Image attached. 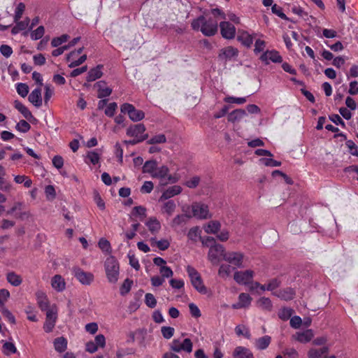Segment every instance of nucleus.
<instances>
[{"instance_id":"b1692460","label":"nucleus","mask_w":358,"mask_h":358,"mask_svg":"<svg viewBox=\"0 0 358 358\" xmlns=\"http://www.w3.org/2000/svg\"><path fill=\"white\" fill-rule=\"evenodd\" d=\"M176 208V203L173 200H168L161 206V213L167 217L171 216Z\"/></svg>"},{"instance_id":"338daca9","label":"nucleus","mask_w":358,"mask_h":358,"mask_svg":"<svg viewBox=\"0 0 358 358\" xmlns=\"http://www.w3.org/2000/svg\"><path fill=\"white\" fill-rule=\"evenodd\" d=\"M117 108V105L116 103L113 102L110 103L106 108L105 109V114L108 117H113L115 113L116 109Z\"/></svg>"},{"instance_id":"5fc2aeb1","label":"nucleus","mask_w":358,"mask_h":358,"mask_svg":"<svg viewBox=\"0 0 358 358\" xmlns=\"http://www.w3.org/2000/svg\"><path fill=\"white\" fill-rule=\"evenodd\" d=\"M161 332L165 339H170L173 336L175 329L173 327L164 326L161 328Z\"/></svg>"},{"instance_id":"79ce46f5","label":"nucleus","mask_w":358,"mask_h":358,"mask_svg":"<svg viewBox=\"0 0 358 358\" xmlns=\"http://www.w3.org/2000/svg\"><path fill=\"white\" fill-rule=\"evenodd\" d=\"M201 232L198 227H192L189 230L187 237L192 242H197L201 238Z\"/></svg>"},{"instance_id":"774afa93","label":"nucleus","mask_w":358,"mask_h":358,"mask_svg":"<svg viewBox=\"0 0 358 358\" xmlns=\"http://www.w3.org/2000/svg\"><path fill=\"white\" fill-rule=\"evenodd\" d=\"M200 182V178L198 176H194L189 180H187L185 185L189 188H195L196 187Z\"/></svg>"},{"instance_id":"1a4fd4ad","label":"nucleus","mask_w":358,"mask_h":358,"mask_svg":"<svg viewBox=\"0 0 358 358\" xmlns=\"http://www.w3.org/2000/svg\"><path fill=\"white\" fill-rule=\"evenodd\" d=\"M57 307L53 304L46 313L45 322L43 324V329L45 332L50 333L53 330L57 319Z\"/></svg>"},{"instance_id":"58836bf2","label":"nucleus","mask_w":358,"mask_h":358,"mask_svg":"<svg viewBox=\"0 0 358 358\" xmlns=\"http://www.w3.org/2000/svg\"><path fill=\"white\" fill-rule=\"evenodd\" d=\"M185 207L182 208V211L185 213V215H178L174 217L171 222V226L172 227H178L186 222V217H187V213H188V212L185 209Z\"/></svg>"},{"instance_id":"49530a36","label":"nucleus","mask_w":358,"mask_h":358,"mask_svg":"<svg viewBox=\"0 0 358 358\" xmlns=\"http://www.w3.org/2000/svg\"><path fill=\"white\" fill-rule=\"evenodd\" d=\"M99 248L103 252L110 253L111 252V246L110 242L104 238H101L98 243Z\"/></svg>"},{"instance_id":"6e6d98bb","label":"nucleus","mask_w":358,"mask_h":358,"mask_svg":"<svg viewBox=\"0 0 358 358\" xmlns=\"http://www.w3.org/2000/svg\"><path fill=\"white\" fill-rule=\"evenodd\" d=\"M145 304L151 308H153L156 306L157 300L154 295L150 293H147L145 296Z\"/></svg>"},{"instance_id":"4d7b16f0","label":"nucleus","mask_w":358,"mask_h":358,"mask_svg":"<svg viewBox=\"0 0 358 358\" xmlns=\"http://www.w3.org/2000/svg\"><path fill=\"white\" fill-rule=\"evenodd\" d=\"M10 297V292L6 289L0 290V306L3 308H5V303Z\"/></svg>"},{"instance_id":"20e7f679","label":"nucleus","mask_w":358,"mask_h":358,"mask_svg":"<svg viewBox=\"0 0 358 358\" xmlns=\"http://www.w3.org/2000/svg\"><path fill=\"white\" fill-rule=\"evenodd\" d=\"M186 271L194 288L201 294H206L207 288L204 285L199 273L194 267L189 265L186 267Z\"/></svg>"},{"instance_id":"cd10ccee","label":"nucleus","mask_w":358,"mask_h":358,"mask_svg":"<svg viewBox=\"0 0 358 358\" xmlns=\"http://www.w3.org/2000/svg\"><path fill=\"white\" fill-rule=\"evenodd\" d=\"M29 101L36 107L42 105L41 89L40 87L34 90L29 96Z\"/></svg>"},{"instance_id":"9b49d317","label":"nucleus","mask_w":358,"mask_h":358,"mask_svg":"<svg viewBox=\"0 0 358 358\" xmlns=\"http://www.w3.org/2000/svg\"><path fill=\"white\" fill-rule=\"evenodd\" d=\"M83 48H79L77 50L71 52L67 57V62L69 63V66L73 68L81 64L87 59L86 55H81Z\"/></svg>"},{"instance_id":"423d86ee","label":"nucleus","mask_w":358,"mask_h":358,"mask_svg":"<svg viewBox=\"0 0 358 358\" xmlns=\"http://www.w3.org/2000/svg\"><path fill=\"white\" fill-rule=\"evenodd\" d=\"M169 349L176 353L185 352L191 353L193 349V343L189 338H175L169 343Z\"/></svg>"},{"instance_id":"39448f33","label":"nucleus","mask_w":358,"mask_h":358,"mask_svg":"<svg viewBox=\"0 0 358 358\" xmlns=\"http://www.w3.org/2000/svg\"><path fill=\"white\" fill-rule=\"evenodd\" d=\"M152 178L159 179L162 185L168 183H175L179 180L178 176L169 174V169L165 165L161 166H157Z\"/></svg>"},{"instance_id":"f03ea898","label":"nucleus","mask_w":358,"mask_h":358,"mask_svg":"<svg viewBox=\"0 0 358 358\" xmlns=\"http://www.w3.org/2000/svg\"><path fill=\"white\" fill-rule=\"evenodd\" d=\"M106 275L109 282L115 284L117 282L120 274V266L113 256H109L104 262Z\"/></svg>"},{"instance_id":"052dcab7","label":"nucleus","mask_w":358,"mask_h":358,"mask_svg":"<svg viewBox=\"0 0 358 358\" xmlns=\"http://www.w3.org/2000/svg\"><path fill=\"white\" fill-rule=\"evenodd\" d=\"M266 48V42L262 39H257L255 43V49L254 52L255 54H258L264 50Z\"/></svg>"},{"instance_id":"09e8293b","label":"nucleus","mask_w":358,"mask_h":358,"mask_svg":"<svg viewBox=\"0 0 358 358\" xmlns=\"http://www.w3.org/2000/svg\"><path fill=\"white\" fill-rule=\"evenodd\" d=\"M235 332L238 336H244L247 338H250V332L245 326L238 325L235 328Z\"/></svg>"},{"instance_id":"a19ab883","label":"nucleus","mask_w":358,"mask_h":358,"mask_svg":"<svg viewBox=\"0 0 358 358\" xmlns=\"http://www.w3.org/2000/svg\"><path fill=\"white\" fill-rule=\"evenodd\" d=\"M257 306L258 308L264 310H271L272 308L271 301L266 297H261L257 301Z\"/></svg>"},{"instance_id":"412c9836","label":"nucleus","mask_w":358,"mask_h":358,"mask_svg":"<svg viewBox=\"0 0 358 358\" xmlns=\"http://www.w3.org/2000/svg\"><path fill=\"white\" fill-rule=\"evenodd\" d=\"M182 187L179 185H173L164 191L159 199V201L167 200L174 196L178 195L182 192Z\"/></svg>"},{"instance_id":"a878e982","label":"nucleus","mask_w":358,"mask_h":358,"mask_svg":"<svg viewBox=\"0 0 358 358\" xmlns=\"http://www.w3.org/2000/svg\"><path fill=\"white\" fill-rule=\"evenodd\" d=\"M234 358H254L252 352L248 348L242 346L236 347L233 352Z\"/></svg>"},{"instance_id":"e2e57ef3","label":"nucleus","mask_w":358,"mask_h":358,"mask_svg":"<svg viewBox=\"0 0 358 358\" xmlns=\"http://www.w3.org/2000/svg\"><path fill=\"white\" fill-rule=\"evenodd\" d=\"M31 128L30 124L25 120H20L16 125V129L23 133L27 132Z\"/></svg>"},{"instance_id":"4468645a","label":"nucleus","mask_w":358,"mask_h":358,"mask_svg":"<svg viewBox=\"0 0 358 358\" xmlns=\"http://www.w3.org/2000/svg\"><path fill=\"white\" fill-rule=\"evenodd\" d=\"M243 259L244 255L241 252H227L224 260L237 268H242Z\"/></svg>"},{"instance_id":"393cba45","label":"nucleus","mask_w":358,"mask_h":358,"mask_svg":"<svg viewBox=\"0 0 358 358\" xmlns=\"http://www.w3.org/2000/svg\"><path fill=\"white\" fill-rule=\"evenodd\" d=\"M51 285L57 292H62L66 288V282L60 275H55L52 278Z\"/></svg>"},{"instance_id":"680f3d73","label":"nucleus","mask_w":358,"mask_h":358,"mask_svg":"<svg viewBox=\"0 0 358 358\" xmlns=\"http://www.w3.org/2000/svg\"><path fill=\"white\" fill-rule=\"evenodd\" d=\"M132 284V280H130L128 278L126 279L120 287V294L122 295L127 294L130 291Z\"/></svg>"},{"instance_id":"473e14b6","label":"nucleus","mask_w":358,"mask_h":358,"mask_svg":"<svg viewBox=\"0 0 358 358\" xmlns=\"http://www.w3.org/2000/svg\"><path fill=\"white\" fill-rule=\"evenodd\" d=\"M158 164L155 160H149L145 162L143 166V172L144 173H148L152 177L155 173Z\"/></svg>"},{"instance_id":"e433bc0d","label":"nucleus","mask_w":358,"mask_h":358,"mask_svg":"<svg viewBox=\"0 0 358 358\" xmlns=\"http://www.w3.org/2000/svg\"><path fill=\"white\" fill-rule=\"evenodd\" d=\"M15 108L27 120L33 117L30 110L21 102L16 101H15Z\"/></svg>"},{"instance_id":"c9c22d12","label":"nucleus","mask_w":358,"mask_h":358,"mask_svg":"<svg viewBox=\"0 0 358 358\" xmlns=\"http://www.w3.org/2000/svg\"><path fill=\"white\" fill-rule=\"evenodd\" d=\"M54 347L57 352H63L67 348V340L64 337H59L54 341Z\"/></svg>"},{"instance_id":"0e129e2a","label":"nucleus","mask_w":358,"mask_h":358,"mask_svg":"<svg viewBox=\"0 0 358 358\" xmlns=\"http://www.w3.org/2000/svg\"><path fill=\"white\" fill-rule=\"evenodd\" d=\"M293 310L289 308H285L280 310L278 315L283 320H288L292 315Z\"/></svg>"},{"instance_id":"6e6552de","label":"nucleus","mask_w":358,"mask_h":358,"mask_svg":"<svg viewBox=\"0 0 358 358\" xmlns=\"http://www.w3.org/2000/svg\"><path fill=\"white\" fill-rule=\"evenodd\" d=\"M145 127L143 124H138L129 127L127 130V134L129 136L134 137L132 140L133 144L141 142L148 138V134H145Z\"/></svg>"},{"instance_id":"37998d69","label":"nucleus","mask_w":358,"mask_h":358,"mask_svg":"<svg viewBox=\"0 0 358 358\" xmlns=\"http://www.w3.org/2000/svg\"><path fill=\"white\" fill-rule=\"evenodd\" d=\"M295 295V292L292 288H286L282 290L279 291L277 296L284 300H291L294 298Z\"/></svg>"},{"instance_id":"864d4df0","label":"nucleus","mask_w":358,"mask_h":358,"mask_svg":"<svg viewBox=\"0 0 358 358\" xmlns=\"http://www.w3.org/2000/svg\"><path fill=\"white\" fill-rule=\"evenodd\" d=\"M247 99L245 97H234V96H227L224 98V101L229 103H236L238 105L243 104L246 102Z\"/></svg>"},{"instance_id":"8fccbe9b","label":"nucleus","mask_w":358,"mask_h":358,"mask_svg":"<svg viewBox=\"0 0 358 358\" xmlns=\"http://www.w3.org/2000/svg\"><path fill=\"white\" fill-rule=\"evenodd\" d=\"M16 90L20 96L25 97L29 93V87L25 83H20L16 85Z\"/></svg>"},{"instance_id":"0eeeda50","label":"nucleus","mask_w":358,"mask_h":358,"mask_svg":"<svg viewBox=\"0 0 358 358\" xmlns=\"http://www.w3.org/2000/svg\"><path fill=\"white\" fill-rule=\"evenodd\" d=\"M226 252L224 247L216 243L210 245L208 253V259L213 265H217L222 259H224Z\"/></svg>"},{"instance_id":"c756f323","label":"nucleus","mask_w":358,"mask_h":358,"mask_svg":"<svg viewBox=\"0 0 358 358\" xmlns=\"http://www.w3.org/2000/svg\"><path fill=\"white\" fill-rule=\"evenodd\" d=\"M149 241L152 247H157L161 250H166L170 246L169 241L165 238L157 240L156 237H151Z\"/></svg>"},{"instance_id":"5701e85b","label":"nucleus","mask_w":358,"mask_h":358,"mask_svg":"<svg viewBox=\"0 0 358 358\" xmlns=\"http://www.w3.org/2000/svg\"><path fill=\"white\" fill-rule=\"evenodd\" d=\"M106 345V338L103 334L95 336L94 341H91V353L96 352L99 349H102Z\"/></svg>"},{"instance_id":"13d9d810","label":"nucleus","mask_w":358,"mask_h":358,"mask_svg":"<svg viewBox=\"0 0 358 358\" xmlns=\"http://www.w3.org/2000/svg\"><path fill=\"white\" fill-rule=\"evenodd\" d=\"M3 351L4 354L9 355L15 353L17 351V349L13 343L6 342L3 345Z\"/></svg>"},{"instance_id":"a211bd4d","label":"nucleus","mask_w":358,"mask_h":358,"mask_svg":"<svg viewBox=\"0 0 358 358\" xmlns=\"http://www.w3.org/2000/svg\"><path fill=\"white\" fill-rule=\"evenodd\" d=\"M260 59L268 64L270 62L274 63H280L282 62V57L276 50H266L260 57Z\"/></svg>"},{"instance_id":"f8f14e48","label":"nucleus","mask_w":358,"mask_h":358,"mask_svg":"<svg viewBox=\"0 0 358 358\" xmlns=\"http://www.w3.org/2000/svg\"><path fill=\"white\" fill-rule=\"evenodd\" d=\"M254 275L255 272L250 269L238 271L234 273V279L240 285H248L252 280Z\"/></svg>"},{"instance_id":"4c0bfd02","label":"nucleus","mask_w":358,"mask_h":358,"mask_svg":"<svg viewBox=\"0 0 358 358\" xmlns=\"http://www.w3.org/2000/svg\"><path fill=\"white\" fill-rule=\"evenodd\" d=\"M234 269L235 268L232 266L223 264L219 268L218 275L222 278H226L231 275Z\"/></svg>"},{"instance_id":"c85d7f7f","label":"nucleus","mask_w":358,"mask_h":358,"mask_svg":"<svg viewBox=\"0 0 358 358\" xmlns=\"http://www.w3.org/2000/svg\"><path fill=\"white\" fill-rule=\"evenodd\" d=\"M271 342V337L266 335L255 339L254 345L257 350H266L269 346Z\"/></svg>"},{"instance_id":"ddd939ff","label":"nucleus","mask_w":358,"mask_h":358,"mask_svg":"<svg viewBox=\"0 0 358 358\" xmlns=\"http://www.w3.org/2000/svg\"><path fill=\"white\" fill-rule=\"evenodd\" d=\"M219 26L220 34L224 38L231 40L235 38L236 29L233 24L225 20L221 22Z\"/></svg>"},{"instance_id":"9d476101","label":"nucleus","mask_w":358,"mask_h":358,"mask_svg":"<svg viewBox=\"0 0 358 358\" xmlns=\"http://www.w3.org/2000/svg\"><path fill=\"white\" fill-rule=\"evenodd\" d=\"M121 112L127 113L129 118L134 122L143 120L145 117L143 111L136 109L132 104L124 103L121 106Z\"/></svg>"},{"instance_id":"bf43d9fd","label":"nucleus","mask_w":358,"mask_h":358,"mask_svg":"<svg viewBox=\"0 0 358 358\" xmlns=\"http://www.w3.org/2000/svg\"><path fill=\"white\" fill-rule=\"evenodd\" d=\"M166 141V138L164 134H157L152 137L150 140H148V143L149 144H156V143H164Z\"/></svg>"},{"instance_id":"4be33fe9","label":"nucleus","mask_w":358,"mask_h":358,"mask_svg":"<svg viewBox=\"0 0 358 358\" xmlns=\"http://www.w3.org/2000/svg\"><path fill=\"white\" fill-rule=\"evenodd\" d=\"M294 338L303 343H308L314 337V333L312 329H306L303 331H298L294 336Z\"/></svg>"},{"instance_id":"6ab92c4d","label":"nucleus","mask_w":358,"mask_h":358,"mask_svg":"<svg viewBox=\"0 0 358 358\" xmlns=\"http://www.w3.org/2000/svg\"><path fill=\"white\" fill-rule=\"evenodd\" d=\"M145 225L148 228V231L153 235H155L159 232L162 228V225L159 220L156 217H150L145 222Z\"/></svg>"},{"instance_id":"a18cd8bd","label":"nucleus","mask_w":358,"mask_h":358,"mask_svg":"<svg viewBox=\"0 0 358 358\" xmlns=\"http://www.w3.org/2000/svg\"><path fill=\"white\" fill-rule=\"evenodd\" d=\"M103 66L97 65L95 68L91 69V81L100 78L103 76Z\"/></svg>"},{"instance_id":"69168bd1","label":"nucleus","mask_w":358,"mask_h":358,"mask_svg":"<svg viewBox=\"0 0 358 358\" xmlns=\"http://www.w3.org/2000/svg\"><path fill=\"white\" fill-rule=\"evenodd\" d=\"M25 9V6L23 3H20L15 9L14 20L15 22L19 21L21 18L22 13Z\"/></svg>"},{"instance_id":"c03bdc74","label":"nucleus","mask_w":358,"mask_h":358,"mask_svg":"<svg viewBox=\"0 0 358 358\" xmlns=\"http://www.w3.org/2000/svg\"><path fill=\"white\" fill-rule=\"evenodd\" d=\"M14 181L17 184L23 183L24 187H30L32 185V180L24 175H18L14 177Z\"/></svg>"},{"instance_id":"2f4dec72","label":"nucleus","mask_w":358,"mask_h":358,"mask_svg":"<svg viewBox=\"0 0 358 358\" xmlns=\"http://www.w3.org/2000/svg\"><path fill=\"white\" fill-rule=\"evenodd\" d=\"M6 280L10 285L15 287L20 285L22 282V277L13 271L7 273Z\"/></svg>"},{"instance_id":"7ed1b4c3","label":"nucleus","mask_w":358,"mask_h":358,"mask_svg":"<svg viewBox=\"0 0 358 358\" xmlns=\"http://www.w3.org/2000/svg\"><path fill=\"white\" fill-rule=\"evenodd\" d=\"M191 213H187V217H195L199 220H207L212 217L208 206L203 202H194L190 206Z\"/></svg>"},{"instance_id":"aec40b11","label":"nucleus","mask_w":358,"mask_h":358,"mask_svg":"<svg viewBox=\"0 0 358 358\" xmlns=\"http://www.w3.org/2000/svg\"><path fill=\"white\" fill-rule=\"evenodd\" d=\"M252 300V297L248 294L241 293L238 296V301L234 303L231 307L234 309L248 308L250 306Z\"/></svg>"},{"instance_id":"bb28decb","label":"nucleus","mask_w":358,"mask_h":358,"mask_svg":"<svg viewBox=\"0 0 358 358\" xmlns=\"http://www.w3.org/2000/svg\"><path fill=\"white\" fill-rule=\"evenodd\" d=\"M221 229V223L217 220H211L204 224L203 229L206 233L210 234H217Z\"/></svg>"},{"instance_id":"72a5a7b5","label":"nucleus","mask_w":358,"mask_h":358,"mask_svg":"<svg viewBox=\"0 0 358 358\" xmlns=\"http://www.w3.org/2000/svg\"><path fill=\"white\" fill-rule=\"evenodd\" d=\"M246 112L243 109H236L229 113L228 120L232 122L240 121L246 116Z\"/></svg>"},{"instance_id":"f3484780","label":"nucleus","mask_w":358,"mask_h":358,"mask_svg":"<svg viewBox=\"0 0 358 358\" xmlns=\"http://www.w3.org/2000/svg\"><path fill=\"white\" fill-rule=\"evenodd\" d=\"M94 91L99 99L109 96L112 93V89L109 87L105 81H99L94 85Z\"/></svg>"},{"instance_id":"603ef678","label":"nucleus","mask_w":358,"mask_h":358,"mask_svg":"<svg viewBox=\"0 0 358 358\" xmlns=\"http://www.w3.org/2000/svg\"><path fill=\"white\" fill-rule=\"evenodd\" d=\"M69 38V36L66 34H63L59 37L54 38L51 41V45L52 47H59L64 43L66 42Z\"/></svg>"},{"instance_id":"de8ad7c7","label":"nucleus","mask_w":358,"mask_h":358,"mask_svg":"<svg viewBox=\"0 0 358 358\" xmlns=\"http://www.w3.org/2000/svg\"><path fill=\"white\" fill-rule=\"evenodd\" d=\"M132 215L139 217L142 220L146 217V208L142 206H136L132 210Z\"/></svg>"},{"instance_id":"ea45409f","label":"nucleus","mask_w":358,"mask_h":358,"mask_svg":"<svg viewBox=\"0 0 358 358\" xmlns=\"http://www.w3.org/2000/svg\"><path fill=\"white\" fill-rule=\"evenodd\" d=\"M329 349L327 347H323L321 349L312 348L308 351V358H322V355L327 354Z\"/></svg>"},{"instance_id":"dca6fc26","label":"nucleus","mask_w":358,"mask_h":358,"mask_svg":"<svg viewBox=\"0 0 358 358\" xmlns=\"http://www.w3.org/2000/svg\"><path fill=\"white\" fill-rule=\"evenodd\" d=\"M257 34L252 33L250 34L248 31L239 29L238 31L237 40L243 46L246 48H250L253 43L254 38L257 36Z\"/></svg>"},{"instance_id":"2eb2a0df","label":"nucleus","mask_w":358,"mask_h":358,"mask_svg":"<svg viewBox=\"0 0 358 358\" xmlns=\"http://www.w3.org/2000/svg\"><path fill=\"white\" fill-rule=\"evenodd\" d=\"M239 54L238 50L233 46H227L220 50L219 58L225 62L235 60Z\"/></svg>"},{"instance_id":"3c124183","label":"nucleus","mask_w":358,"mask_h":358,"mask_svg":"<svg viewBox=\"0 0 358 358\" xmlns=\"http://www.w3.org/2000/svg\"><path fill=\"white\" fill-rule=\"evenodd\" d=\"M45 33V29L43 26H39L36 29L31 32V38L32 40H38L41 38Z\"/></svg>"},{"instance_id":"f704fd0d","label":"nucleus","mask_w":358,"mask_h":358,"mask_svg":"<svg viewBox=\"0 0 358 358\" xmlns=\"http://www.w3.org/2000/svg\"><path fill=\"white\" fill-rule=\"evenodd\" d=\"M37 302L42 311H46V313H48V310H49L50 308L52 307V306H50L46 296L43 294H40L37 296Z\"/></svg>"},{"instance_id":"7c9ffc66","label":"nucleus","mask_w":358,"mask_h":358,"mask_svg":"<svg viewBox=\"0 0 358 358\" xmlns=\"http://www.w3.org/2000/svg\"><path fill=\"white\" fill-rule=\"evenodd\" d=\"M75 277L83 284H89L90 278L86 272L83 271L80 268L76 267L73 268Z\"/></svg>"},{"instance_id":"f257e3e1","label":"nucleus","mask_w":358,"mask_h":358,"mask_svg":"<svg viewBox=\"0 0 358 358\" xmlns=\"http://www.w3.org/2000/svg\"><path fill=\"white\" fill-rule=\"evenodd\" d=\"M191 26L194 30L201 31L206 36H214L217 31V22L202 15L192 20Z\"/></svg>"}]
</instances>
